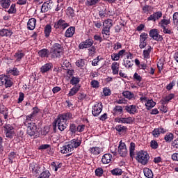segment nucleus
<instances>
[{
    "mask_svg": "<svg viewBox=\"0 0 178 178\" xmlns=\"http://www.w3.org/2000/svg\"><path fill=\"white\" fill-rule=\"evenodd\" d=\"M72 117L73 115H72L70 113H65L58 116L56 120V124H57L58 129L60 130V131H63L67 127L66 122H67V120H70Z\"/></svg>",
    "mask_w": 178,
    "mask_h": 178,
    "instance_id": "nucleus-1",
    "label": "nucleus"
},
{
    "mask_svg": "<svg viewBox=\"0 0 178 178\" xmlns=\"http://www.w3.org/2000/svg\"><path fill=\"white\" fill-rule=\"evenodd\" d=\"M81 145V140L79 138H74L70 140L67 145L61 147V154H67L69 152H73L75 148H78Z\"/></svg>",
    "mask_w": 178,
    "mask_h": 178,
    "instance_id": "nucleus-2",
    "label": "nucleus"
},
{
    "mask_svg": "<svg viewBox=\"0 0 178 178\" xmlns=\"http://www.w3.org/2000/svg\"><path fill=\"white\" fill-rule=\"evenodd\" d=\"M136 159L141 165H147L149 162V154L147 151L140 150L136 153Z\"/></svg>",
    "mask_w": 178,
    "mask_h": 178,
    "instance_id": "nucleus-3",
    "label": "nucleus"
},
{
    "mask_svg": "<svg viewBox=\"0 0 178 178\" xmlns=\"http://www.w3.org/2000/svg\"><path fill=\"white\" fill-rule=\"evenodd\" d=\"M25 126L27 127V134L30 137H37L38 136V129H37V125L33 121L25 120Z\"/></svg>",
    "mask_w": 178,
    "mask_h": 178,
    "instance_id": "nucleus-4",
    "label": "nucleus"
},
{
    "mask_svg": "<svg viewBox=\"0 0 178 178\" xmlns=\"http://www.w3.org/2000/svg\"><path fill=\"white\" fill-rule=\"evenodd\" d=\"M113 26V20L107 19L103 22V29L102 30V34L104 35H111V29Z\"/></svg>",
    "mask_w": 178,
    "mask_h": 178,
    "instance_id": "nucleus-5",
    "label": "nucleus"
},
{
    "mask_svg": "<svg viewBox=\"0 0 178 178\" xmlns=\"http://www.w3.org/2000/svg\"><path fill=\"white\" fill-rule=\"evenodd\" d=\"M63 47L59 43H56L53 45L51 51L52 58H60Z\"/></svg>",
    "mask_w": 178,
    "mask_h": 178,
    "instance_id": "nucleus-6",
    "label": "nucleus"
},
{
    "mask_svg": "<svg viewBox=\"0 0 178 178\" xmlns=\"http://www.w3.org/2000/svg\"><path fill=\"white\" fill-rule=\"evenodd\" d=\"M4 86L6 88H9L13 86V81L10 77L6 75H0V87Z\"/></svg>",
    "mask_w": 178,
    "mask_h": 178,
    "instance_id": "nucleus-7",
    "label": "nucleus"
},
{
    "mask_svg": "<svg viewBox=\"0 0 178 178\" xmlns=\"http://www.w3.org/2000/svg\"><path fill=\"white\" fill-rule=\"evenodd\" d=\"M102 104L101 102H97L92 107V115L95 117L99 116L101 112H102Z\"/></svg>",
    "mask_w": 178,
    "mask_h": 178,
    "instance_id": "nucleus-8",
    "label": "nucleus"
},
{
    "mask_svg": "<svg viewBox=\"0 0 178 178\" xmlns=\"http://www.w3.org/2000/svg\"><path fill=\"white\" fill-rule=\"evenodd\" d=\"M149 35L151 38H153L155 41H162L163 38L158 33V29H152L149 32Z\"/></svg>",
    "mask_w": 178,
    "mask_h": 178,
    "instance_id": "nucleus-9",
    "label": "nucleus"
},
{
    "mask_svg": "<svg viewBox=\"0 0 178 178\" xmlns=\"http://www.w3.org/2000/svg\"><path fill=\"white\" fill-rule=\"evenodd\" d=\"M69 27V24L66 21L60 19L58 21L54 23V28L59 29L60 30H65Z\"/></svg>",
    "mask_w": 178,
    "mask_h": 178,
    "instance_id": "nucleus-10",
    "label": "nucleus"
},
{
    "mask_svg": "<svg viewBox=\"0 0 178 178\" xmlns=\"http://www.w3.org/2000/svg\"><path fill=\"white\" fill-rule=\"evenodd\" d=\"M118 154L120 156H126L127 155V148H126V144L122 141L120 142L118 146Z\"/></svg>",
    "mask_w": 178,
    "mask_h": 178,
    "instance_id": "nucleus-11",
    "label": "nucleus"
},
{
    "mask_svg": "<svg viewBox=\"0 0 178 178\" xmlns=\"http://www.w3.org/2000/svg\"><path fill=\"white\" fill-rule=\"evenodd\" d=\"M92 45H94V40L92 39H87L81 42L79 47L80 49H84V48H91Z\"/></svg>",
    "mask_w": 178,
    "mask_h": 178,
    "instance_id": "nucleus-12",
    "label": "nucleus"
},
{
    "mask_svg": "<svg viewBox=\"0 0 178 178\" xmlns=\"http://www.w3.org/2000/svg\"><path fill=\"white\" fill-rule=\"evenodd\" d=\"M163 14L161 13V11H157L154 13L153 14L150 15L148 17H147V20L148 22H156V20H159V19H161V17H162Z\"/></svg>",
    "mask_w": 178,
    "mask_h": 178,
    "instance_id": "nucleus-13",
    "label": "nucleus"
},
{
    "mask_svg": "<svg viewBox=\"0 0 178 178\" xmlns=\"http://www.w3.org/2000/svg\"><path fill=\"white\" fill-rule=\"evenodd\" d=\"M4 129H6V137L10 138L15 134V129L12 125L7 124L4 126Z\"/></svg>",
    "mask_w": 178,
    "mask_h": 178,
    "instance_id": "nucleus-14",
    "label": "nucleus"
},
{
    "mask_svg": "<svg viewBox=\"0 0 178 178\" xmlns=\"http://www.w3.org/2000/svg\"><path fill=\"white\" fill-rule=\"evenodd\" d=\"M115 122L117 123H123L126 124H131L133 122H134V118L131 117H128V118H117L115 120Z\"/></svg>",
    "mask_w": 178,
    "mask_h": 178,
    "instance_id": "nucleus-15",
    "label": "nucleus"
},
{
    "mask_svg": "<svg viewBox=\"0 0 178 178\" xmlns=\"http://www.w3.org/2000/svg\"><path fill=\"white\" fill-rule=\"evenodd\" d=\"M52 1L51 0L44 2L41 7V12L42 13H45L52 9Z\"/></svg>",
    "mask_w": 178,
    "mask_h": 178,
    "instance_id": "nucleus-16",
    "label": "nucleus"
},
{
    "mask_svg": "<svg viewBox=\"0 0 178 178\" xmlns=\"http://www.w3.org/2000/svg\"><path fill=\"white\" fill-rule=\"evenodd\" d=\"M53 66L54 65H52V63H47L44 64L40 67V73H42V74H44V73H48V72H49V70L52 69Z\"/></svg>",
    "mask_w": 178,
    "mask_h": 178,
    "instance_id": "nucleus-17",
    "label": "nucleus"
},
{
    "mask_svg": "<svg viewBox=\"0 0 178 178\" xmlns=\"http://www.w3.org/2000/svg\"><path fill=\"white\" fill-rule=\"evenodd\" d=\"M39 111L40 110L38 109V108L37 107L33 108V111L31 113V114L26 116V120H27L28 122H33L34 119H35V116H37V114L38 113Z\"/></svg>",
    "mask_w": 178,
    "mask_h": 178,
    "instance_id": "nucleus-18",
    "label": "nucleus"
},
{
    "mask_svg": "<svg viewBox=\"0 0 178 178\" xmlns=\"http://www.w3.org/2000/svg\"><path fill=\"white\" fill-rule=\"evenodd\" d=\"M112 154H105L102 156V163L104 165H108V163H111V162L112 161Z\"/></svg>",
    "mask_w": 178,
    "mask_h": 178,
    "instance_id": "nucleus-19",
    "label": "nucleus"
},
{
    "mask_svg": "<svg viewBox=\"0 0 178 178\" xmlns=\"http://www.w3.org/2000/svg\"><path fill=\"white\" fill-rule=\"evenodd\" d=\"M125 111L130 115H136L137 113V106L129 105L125 106Z\"/></svg>",
    "mask_w": 178,
    "mask_h": 178,
    "instance_id": "nucleus-20",
    "label": "nucleus"
},
{
    "mask_svg": "<svg viewBox=\"0 0 178 178\" xmlns=\"http://www.w3.org/2000/svg\"><path fill=\"white\" fill-rule=\"evenodd\" d=\"M165 131H166V129L163 128H156L152 131V134L154 137H155L156 138H158V137H159L161 134L165 133Z\"/></svg>",
    "mask_w": 178,
    "mask_h": 178,
    "instance_id": "nucleus-21",
    "label": "nucleus"
},
{
    "mask_svg": "<svg viewBox=\"0 0 178 178\" xmlns=\"http://www.w3.org/2000/svg\"><path fill=\"white\" fill-rule=\"evenodd\" d=\"M36 23H37V19H35V18L29 19L27 23L28 30H34L35 29Z\"/></svg>",
    "mask_w": 178,
    "mask_h": 178,
    "instance_id": "nucleus-22",
    "label": "nucleus"
},
{
    "mask_svg": "<svg viewBox=\"0 0 178 178\" xmlns=\"http://www.w3.org/2000/svg\"><path fill=\"white\" fill-rule=\"evenodd\" d=\"M75 31L76 28L74 26H70L66 30L65 33V36L67 37V38H70V37H73V35H74Z\"/></svg>",
    "mask_w": 178,
    "mask_h": 178,
    "instance_id": "nucleus-23",
    "label": "nucleus"
},
{
    "mask_svg": "<svg viewBox=\"0 0 178 178\" xmlns=\"http://www.w3.org/2000/svg\"><path fill=\"white\" fill-rule=\"evenodd\" d=\"M79 91H80V86H74L70 89L69 93L67 94V96L73 97L76 95L77 92H79Z\"/></svg>",
    "mask_w": 178,
    "mask_h": 178,
    "instance_id": "nucleus-24",
    "label": "nucleus"
},
{
    "mask_svg": "<svg viewBox=\"0 0 178 178\" xmlns=\"http://www.w3.org/2000/svg\"><path fill=\"white\" fill-rule=\"evenodd\" d=\"M102 151V149H101L99 147H92L89 148V152L92 154V155H99Z\"/></svg>",
    "mask_w": 178,
    "mask_h": 178,
    "instance_id": "nucleus-25",
    "label": "nucleus"
},
{
    "mask_svg": "<svg viewBox=\"0 0 178 178\" xmlns=\"http://www.w3.org/2000/svg\"><path fill=\"white\" fill-rule=\"evenodd\" d=\"M147 111H150L156 105V103L154 102L152 99H148L147 102L145 104Z\"/></svg>",
    "mask_w": 178,
    "mask_h": 178,
    "instance_id": "nucleus-26",
    "label": "nucleus"
},
{
    "mask_svg": "<svg viewBox=\"0 0 178 178\" xmlns=\"http://www.w3.org/2000/svg\"><path fill=\"white\" fill-rule=\"evenodd\" d=\"M13 34L10 29H2L0 31V35L1 37H10Z\"/></svg>",
    "mask_w": 178,
    "mask_h": 178,
    "instance_id": "nucleus-27",
    "label": "nucleus"
},
{
    "mask_svg": "<svg viewBox=\"0 0 178 178\" xmlns=\"http://www.w3.org/2000/svg\"><path fill=\"white\" fill-rule=\"evenodd\" d=\"M111 70L113 72V74H119V63L118 62L112 63Z\"/></svg>",
    "mask_w": 178,
    "mask_h": 178,
    "instance_id": "nucleus-28",
    "label": "nucleus"
},
{
    "mask_svg": "<svg viewBox=\"0 0 178 178\" xmlns=\"http://www.w3.org/2000/svg\"><path fill=\"white\" fill-rule=\"evenodd\" d=\"M143 172L147 178H154V173L152 172V170L148 168H145L143 169Z\"/></svg>",
    "mask_w": 178,
    "mask_h": 178,
    "instance_id": "nucleus-29",
    "label": "nucleus"
},
{
    "mask_svg": "<svg viewBox=\"0 0 178 178\" xmlns=\"http://www.w3.org/2000/svg\"><path fill=\"white\" fill-rule=\"evenodd\" d=\"M165 17L163 16V19L161 20V22L159 23V25L161 27H166L168 24H170V19H165Z\"/></svg>",
    "mask_w": 178,
    "mask_h": 178,
    "instance_id": "nucleus-30",
    "label": "nucleus"
},
{
    "mask_svg": "<svg viewBox=\"0 0 178 178\" xmlns=\"http://www.w3.org/2000/svg\"><path fill=\"white\" fill-rule=\"evenodd\" d=\"M62 165H63L62 163L55 162V161H53L51 163V166L53 170H54V172H58V170L60 169V168H62Z\"/></svg>",
    "mask_w": 178,
    "mask_h": 178,
    "instance_id": "nucleus-31",
    "label": "nucleus"
},
{
    "mask_svg": "<svg viewBox=\"0 0 178 178\" xmlns=\"http://www.w3.org/2000/svg\"><path fill=\"white\" fill-rule=\"evenodd\" d=\"M151 51H152V47L151 46H147V49L143 51V57L145 59H149Z\"/></svg>",
    "mask_w": 178,
    "mask_h": 178,
    "instance_id": "nucleus-32",
    "label": "nucleus"
},
{
    "mask_svg": "<svg viewBox=\"0 0 178 178\" xmlns=\"http://www.w3.org/2000/svg\"><path fill=\"white\" fill-rule=\"evenodd\" d=\"M0 5L3 9H8L10 6V0H0Z\"/></svg>",
    "mask_w": 178,
    "mask_h": 178,
    "instance_id": "nucleus-33",
    "label": "nucleus"
},
{
    "mask_svg": "<svg viewBox=\"0 0 178 178\" xmlns=\"http://www.w3.org/2000/svg\"><path fill=\"white\" fill-rule=\"evenodd\" d=\"M38 55L40 56V58H48V56L49 55V51H48L47 49H43L39 51Z\"/></svg>",
    "mask_w": 178,
    "mask_h": 178,
    "instance_id": "nucleus-34",
    "label": "nucleus"
},
{
    "mask_svg": "<svg viewBox=\"0 0 178 178\" xmlns=\"http://www.w3.org/2000/svg\"><path fill=\"white\" fill-rule=\"evenodd\" d=\"M173 138H175V135L170 132L167 133L164 137V140L166 143H172Z\"/></svg>",
    "mask_w": 178,
    "mask_h": 178,
    "instance_id": "nucleus-35",
    "label": "nucleus"
},
{
    "mask_svg": "<svg viewBox=\"0 0 178 178\" xmlns=\"http://www.w3.org/2000/svg\"><path fill=\"white\" fill-rule=\"evenodd\" d=\"M14 57L15 58L16 62H20L23 58H24V53L19 51L17 53H15Z\"/></svg>",
    "mask_w": 178,
    "mask_h": 178,
    "instance_id": "nucleus-36",
    "label": "nucleus"
},
{
    "mask_svg": "<svg viewBox=\"0 0 178 178\" xmlns=\"http://www.w3.org/2000/svg\"><path fill=\"white\" fill-rule=\"evenodd\" d=\"M143 13H146L148 15V13H151L152 10H154V7L148 5H145L142 8Z\"/></svg>",
    "mask_w": 178,
    "mask_h": 178,
    "instance_id": "nucleus-37",
    "label": "nucleus"
},
{
    "mask_svg": "<svg viewBox=\"0 0 178 178\" xmlns=\"http://www.w3.org/2000/svg\"><path fill=\"white\" fill-rule=\"evenodd\" d=\"M123 113V108L122 106H116L113 108V115H122Z\"/></svg>",
    "mask_w": 178,
    "mask_h": 178,
    "instance_id": "nucleus-38",
    "label": "nucleus"
},
{
    "mask_svg": "<svg viewBox=\"0 0 178 178\" xmlns=\"http://www.w3.org/2000/svg\"><path fill=\"white\" fill-rule=\"evenodd\" d=\"M7 73L8 74H11L12 76H19V72L17 68L14 67L13 69L7 70Z\"/></svg>",
    "mask_w": 178,
    "mask_h": 178,
    "instance_id": "nucleus-39",
    "label": "nucleus"
},
{
    "mask_svg": "<svg viewBox=\"0 0 178 178\" xmlns=\"http://www.w3.org/2000/svg\"><path fill=\"white\" fill-rule=\"evenodd\" d=\"M51 31H52V26H51V25L49 24L46 25L44 27L45 37L47 38L49 37Z\"/></svg>",
    "mask_w": 178,
    "mask_h": 178,
    "instance_id": "nucleus-40",
    "label": "nucleus"
},
{
    "mask_svg": "<svg viewBox=\"0 0 178 178\" xmlns=\"http://www.w3.org/2000/svg\"><path fill=\"white\" fill-rule=\"evenodd\" d=\"M123 97H125L127 99H133L134 98V94L130 91H124L122 92Z\"/></svg>",
    "mask_w": 178,
    "mask_h": 178,
    "instance_id": "nucleus-41",
    "label": "nucleus"
},
{
    "mask_svg": "<svg viewBox=\"0 0 178 178\" xmlns=\"http://www.w3.org/2000/svg\"><path fill=\"white\" fill-rule=\"evenodd\" d=\"M122 173H123V171L120 168H115L111 170V174L113 176H122Z\"/></svg>",
    "mask_w": 178,
    "mask_h": 178,
    "instance_id": "nucleus-42",
    "label": "nucleus"
},
{
    "mask_svg": "<svg viewBox=\"0 0 178 178\" xmlns=\"http://www.w3.org/2000/svg\"><path fill=\"white\" fill-rule=\"evenodd\" d=\"M123 65L127 69H130L133 67L134 61L133 60H127L126 61L124 60Z\"/></svg>",
    "mask_w": 178,
    "mask_h": 178,
    "instance_id": "nucleus-43",
    "label": "nucleus"
},
{
    "mask_svg": "<svg viewBox=\"0 0 178 178\" xmlns=\"http://www.w3.org/2000/svg\"><path fill=\"white\" fill-rule=\"evenodd\" d=\"M49 176H51V172H49V170H46L40 173L38 178H49Z\"/></svg>",
    "mask_w": 178,
    "mask_h": 178,
    "instance_id": "nucleus-44",
    "label": "nucleus"
},
{
    "mask_svg": "<svg viewBox=\"0 0 178 178\" xmlns=\"http://www.w3.org/2000/svg\"><path fill=\"white\" fill-rule=\"evenodd\" d=\"M136 149V143L131 142L129 147V154L131 156H134V151Z\"/></svg>",
    "mask_w": 178,
    "mask_h": 178,
    "instance_id": "nucleus-45",
    "label": "nucleus"
},
{
    "mask_svg": "<svg viewBox=\"0 0 178 178\" xmlns=\"http://www.w3.org/2000/svg\"><path fill=\"white\" fill-rule=\"evenodd\" d=\"M76 65L78 67H80L81 69H83V67H84V66H86V61L83 59L78 60L76 62Z\"/></svg>",
    "mask_w": 178,
    "mask_h": 178,
    "instance_id": "nucleus-46",
    "label": "nucleus"
},
{
    "mask_svg": "<svg viewBox=\"0 0 178 178\" xmlns=\"http://www.w3.org/2000/svg\"><path fill=\"white\" fill-rule=\"evenodd\" d=\"M7 12L9 15H13L16 13V4H12Z\"/></svg>",
    "mask_w": 178,
    "mask_h": 178,
    "instance_id": "nucleus-47",
    "label": "nucleus"
},
{
    "mask_svg": "<svg viewBox=\"0 0 178 178\" xmlns=\"http://www.w3.org/2000/svg\"><path fill=\"white\" fill-rule=\"evenodd\" d=\"M99 2V0H87L86 2V5L87 6H92L94 5H97Z\"/></svg>",
    "mask_w": 178,
    "mask_h": 178,
    "instance_id": "nucleus-48",
    "label": "nucleus"
},
{
    "mask_svg": "<svg viewBox=\"0 0 178 178\" xmlns=\"http://www.w3.org/2000/svg\"><path fill=\"white\" fill-rule=\"evenodd\" d=\"M67 16H70V17H74V10L72 7H68L67 9Z\"/></svg>",
    "mask_w": 178,
    "mask_h": 178,
    "instance_id": "nucleus-49",
    "label": "nucleus"
},
{
    "mask_svg": "<svg viewBox=\"0 0 178 178\" xmlns=\"http://www.w3.org/2000/svg\"><path fill=\"white\" fill-rule=\"evenodd\" d=\"M95 172L97 177H101L104 175V170L102 168H98L95 170Z\"/></svg>",
    "mask_w": 178,
    "mask_h": 178,
    "instance_id": "nucleus-50",
    "label": "nucleus"
},
{
    "mask_svg": "<svg viewBox=\"0 0 178 178\" xmlns=\"http://www.w3.org/2000/svg\"><path fill=\"white\" fill-rule=\"evenodd\" d=\"M115 129L116 131H118V133H121V131H126V130H127V127L123 125H116Z\"/></svg>",
    "mask_w": 178,
    "mask_h": 178,
    "instance_id": "nucleus-51",
    "label": "nucleus"
},
{
    "mask_svg": "<svg viewBox=\"0 0 178 178\" xmlns=\"http://www.w3.org/2000/svg\"><path fill=\"white\" fill-rule=\"evenodd\" d=\"M80 83V78L73 76L70 81V83L72 84V86H74L76 84H79Z\"/></svg>",
    "mask_w": 178,
    "mask_h": 178,
    "instance_id": "nucleus-52",
    "label": "nucleus"
},
{
    "mask_svg": "<svg viewBox=\"0 0 178 178\" xmlns=\"http://www.w3.org/2000/svg\"><path fill=\"white\" fill-rule=\"evenodd\" d=\"M0 113L3 115L4 119H8V109L6 108H0Z\"/></svg>",
    "mask_w": 178,
    "mask_h": 178,
    "instance_id": "nucleus-53",
    "label": "nucleus"
},
{
    "mask_svg": "<svg viewBox=\"0 0 178 178\" xmlns=\"http://www.w3.org/2000/svg\"><path fill=\"white\" fill-rule=\"evenodd\" d=\"M103 94H104V97H109V95H111V94H112V92L111 91V89H109L108 88H103Z\"/></svg>",
    "mask_w": 178,
    "mask_h": 178,
    "instance_id": "nucleus-54",
    "label": "nucleus"
},
{
    "mask_svg": "<svg viewBox=\"0 0 178 178\" xmlns=\"http://www.w3.org/2000/svg\"><path fill=\"white\" fill-rule=\"evenodd\" d=\"M148 38V33L143 32L140 35V41H147Z\"/></svg>",
    "mask_w": 178,
    "mask_h": 178,
    "instance_id": "nucleus-55",
    "label": "nucleus"
},
{
    "mask_svg": "<svg viewBox=\"0 0 178 178\" xmlns=\"http://www.w3.org/2000/svg\"><path fill=\"white\" fill-rule=\"evenodd\" d=\"M174 98H175V94L171 93L164 98V101L165 102H169V101H172V99Z\"/></svg>",
    "mask_w": 178,
    "mask_h": 178,
    "instance_id": "nucleus-56",
    "label": "nucleus"
},
{
    "mask_svg": "<svg viewBox=\"0 0 178 178\" xmlns=\"http://www.w3.org/2000/svg\"><path fill=\"white\" fill-rule=\"evenodd\" d=\"M172 20H173L174 24L177 26V24H178V13L177 12L174 13L173 17H172Z\"/></svg>",
    "mask_w": 178,
    "mask_h": 178,
    "instance_id": "nucleus-57",
    "label": "nucleus"
},
{
    "mask_svg": "<svg viewBox=\"0 0 178 178\" xmlns=\"http://www.w3.org/2000/svg\"><path fill=\"white\" fill-rule=\"evenodd\" d=\"M114 51H118V49H122V43L117 42L113 44Z\"/></svg>",
    "mask_w": 178,
    "mask_h": 178,
    "instance_id": "nucleus-58",
    "label": "nucleus"
},
{
    "mask_svg": "<svg viewBox=\"0 0 178 178\" xmlns=\"http://www.w3.org/2000/svg\"><path fill=\"white\" fill-rule=\"evenodd\" d=\"M90 84L93 88H98L99 87V82L97 80H92Z\"/></svg>",
    "mask_w": 178,
    "mask_h": 178,
    "instance_id": "nucleus-59",
    "label": "nucleus"
},
{
    "mask_svg": "<svg viewBox=\"0 0 178 178\" xmlns=\"http://www.w3.org/2000/svg\"><path fill=\"white\" fill-rule=\"evenodd\" d=\"M70 131H71V133L76 134V132L77 131V127H76V124H71L70 126Z\"/></svg>",
    "mask_w": 178,
    "mask_h": 178,
    "instance_id": "nucleus-60",
    "label": "nucleus"
},
{
    "mask_svg": "<svg viewBox=\"0 0 178 178\" xmlns=\"http://www.w3.org/2000/svg\"><path fill=\"white\" fill-rule=\"evenodd\" d=\"M175 86H176V81H172L171 83H170L167 86L166 88L168 91H170V90H172V88H173V87H175Z\"/></svg>",
    "mask_w": 178,
    "mask_h": 178,
    "instance_id": "nucleus-61",
    "label": "nucleus"
},
{
    "mask_svg": "<svg viewBox=\"0 0 178 178\" xmlns=\"http://www.w3.org/2000/svg\"><path fill=\"white\" fill-rule=\"evenodd\" d=\"M111 59L112 60L117 61L120 59V57L119 56V54H118V53H114L111 55Z\"/></svg>",
    "mask_w": 178,
    "mask_h": 178,
    "instance_id": "nucleus-62",
    "label": "nucleus"
},
{
    "mask_svg": "<svg viewBox=\"0 0 178 178\" xmlns=\"http://www.w3.org/2000/svg\"><path fill=\"white\" fill-rule=\"evenodd\" d=\"M88 51H89V55H90V56H92V55L95 54V51H97V49L95 48V47L91 46L90 48L88 49Z\"/></svg>",
    "mask_w": 178,
    "mask_h": 178,
    "instance_id": "nucleus-63",
    "label": "nucleus"
},
{
    "mask_svg": "<svg viewBox=\"0 0 178 178\" xmlns=\"http://www.w3.org/2000/svg\"><path fill=\"white\" fill-rule=\"evenodd\" d=\"M171 145L175 149H178V138L172 142Z\"/></svg>",
    "mask_w": 178,
    "mask_h": 178,
    "instance_id": "nucleus-64",
    "label": "nucleus"
}]
</instances>
